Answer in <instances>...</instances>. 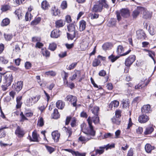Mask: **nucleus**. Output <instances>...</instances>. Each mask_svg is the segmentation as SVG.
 <instances>
[{"instance_id": "obj_22", "label": "nucleus", "mask_w": 156, "mask_h": 156, "mask_svg": "<svg viewBox=\"0 0 156 156\" xmlns=\"http://www.w3.org/2000/svg\"><path fill=\"white\" fill-rule=\"evenodd\" d=\"M154 129V128L152 126H148L146 128L144 133L145 135L150 134L153 132Z\"/></svg>"}, {"instance_id": "obj_56", "label": "nucleus", "mask_w": 156, "mask_h": 156, "mask_svg": "<svg viewBox=\"0 0 156 156\" xmlns=\"http://www.w3.org/2000/svg\"><path fill=\"white\" fill-rule=\"evenodd\" d=\"M62 74L63 80H66L69 76L68 73L66 72L65 71H63L62 72Z\"/></svg>"}, {"instance_id": "obj_57", "label": "nucleus", "mask_w": 156, "mask_h": 156, "mask_svg": "<svg viewBox=\"0 0 156 156\" xmlns=\"http://www.w3.org/2000/svg\"><path fill=\"white\" fill-rule=\"evenodd\" d=\"M21 116L20 121L23 122L25 120H28V119L23 114V112H21L20 114Z\"/></svg>"}, {"instance_id": "obj_5", "label": "nucleus", "mask_w": 156, "mask_h": 156, "mask_svg": "<svg viewBox=\"0 0 156 156\" xmlns=\"http://www.w3.org/2000/svg\"><path fill=\"white\" fill-rule=\"evenodd\" d=\"M5 82L7 86H10L13 80L12 74L10 72L6 73L5 76Z\"/></svg>"}, {"instance_id": "obj_43", "label": "nucleus", "mask_w": 156, "mask_h": 156, "mask_svg": "<svg viewBox=\"0 0 156 156\" xmlns=\"http://www.w3.org/2000/svg\"><path fill=\"white\" fill-rule=\"evenodd\" d=\"M116 20L115 19H111L109 21V26L110 27H112L115 26L116 24Z\"/></svg>"}, {"instance_id": "obj_6", "label": "nucleus", "mask_w": 156, "mask_h": 156, "mask_svg": "<svg viewBox=\"0 0 156 156\" xmlns=\"http://www.w3.org/2000/svg\"><path fill=\"white\" fill-rule=\"evenodd\" d=\"M65 99L66 101L71 102L73 106L76 107V106L77 100L76 97L71 95H69L66 96Z\"/></svg>"}, {"instance_id": "obj_41", "label": "nucleus", "mask_w": 156, "mask_h": 156, "mask_svg": "<svg viewBox=\"0 0 156 156\" xmlns=\"http://www.w3.org/2000/svg\"><path fill=\"white\" fill-rule=\"evenodd\" d=\"M107 138H114V134L110 133H105L104 135V137L103 138L105 139Z\"/></svg>"}, {"instance_id": "obj_55", "label": "nucleus", "mask_w": 156, "mask_h": 156, "mask_svg": "<svg viewBox=\"0 0 156 156\" xmlns=\"http://www.w3.org/2000/svg\"><path fill=\"white\" fill-rule=\"evenodd\" d=\"M144 50L146 51L147 52L148 55H149V56L153 59H154L153 56L154 55V52L148 51L146 49H145Z\"/></svg>"}, {"instance_id": "obj_8", "label": "nucleus", "mask_w": 156, "mask_h": 156, "mask_svg": "<svg viewBox=\"0 0 156 156\" xmlns=\"http://www.w3.org/2000/svg\"><path fill=\"white\" fill-rule=\"evenodd\" d=\"M136 57L134 55H130L126 60L125 64L127 66L129 67L133 62L135 60Z\"/></svg>"}, {"instance_id": "obj_11", "label": "nucleus", "mask_w": 156, "mask_h": 156, "mask_svg": "<svg viewBox=\"0 0 156 156\" xmlns=\"http://www.w3.org/2000/svg\"><path fill=\"white\" fill-rule=\"evenodd\" d=\"M141 112L143 114L150 113L151 110V106L149 105H144L141 108Z\"/></svg>"}, {"instance_id": "obj_3", "label": "nucleus", "mask_w": 156, "mask_h": 156, "mask_svg": "<svg viewBox=\"0 0 156 156\" xmlns=\"http://www.w3.org/2000/svg\"><path fill=\"white\" fill-rule=\"evenodd\" d=\"M121 15L124 18H127L130 16V12L129 10L126 9H122L120 11V13L118 12H116V17L118 20L119 21L121 20Z\"/></svg>"}, {"instance_id": "obj_34", "label": "nucleus", "mask_w": 156, "mask_h": 156, "mask_svg": "<svg viewBox=\"0 0 156 156\" xmlns=\"http://www.w3.org/2000/svg\"><path fill=\"white\" fill-rule=\"evenodd\" d=\"M8 127L5 126L4 127H2L0 128V138L4 137L5 136V133L3 130L5 129H7Z\"/></svg>"}, {"instance_id": "obj_1", "label": "nucleus", "mask_w": 156, "mask_h": 156, "mask_svg": "<svg viewBox=\"0 0 156 156\" xmlns=\"http://www.w3.org/2000/svg\"><path fill=\"white\" fill-rule=\"evenodd\" d=\"M98 4L95 5L92 8V11L94 12H101L102 11L103 7L106 9L109 8L108 5L106 0H99Z\"/></svg>"}, {"instance_id": "obj_9", "label": "nucleus", "mask_w": 156, "mask_h": 156, "mask_svg": "<svg viewBox=\"0 0 156 156\" xmlns=\"http://www.w3.org/2000/svg\"><path fill=\"white\" fill-rule=\"evenodd\" d=\"M137 38L139 39L143 40L145 39L146 36L145 33L142 30H138L136 32Z\"/></svg>"}, {"instance_id": "obj_30", "label": "nucleus", "mask_w": 156, "mask_h": 156, "mask_svg": "<svg viewBox=\"0 0 156 156\" xmlns=\"http://www.w3.org/2000/svg\"><path fill=\"white\" fill-rule=\"evenodd\" d=\"M68 31L71 33L75 32V27L74 24H69L68 26Z\"/></svg>"}, {"instance_id": "obj_64", "label": "nucleus", "mask_w": 156, "mask_h": 156, "mask_svg": "<svg viewBox=\"0 0 156 156\" xmlns=\"http://www.w3.org/2000/svg\"><path fill=\"white\" fill-rule=\"evenodd\" d=\"M66 22L68 23H70L72 21L71 16L69 15H67L65 17Z\"/></svg>"}, {"instance_id": "obj_39", "label": "nucleus", "mask_w": 156, "mask_h": 156, "mask_svg": "<svg viewBox=\"0 0 156 156\" xmlns=\"http://www.w3.org/2000/svg\"><path fill=\"white\" fill-rule=\"evenodd\" d=\"M10 23V20L8 18H5L3 20L1 23L2 26H5L8 25Z\"/></svg>"}, {"instance_id": "obj_27", "label": "nucleus", "mask_w": 156, "mask_h": 156, "mask_svg": "<svg viewBox=\"0 0 156 156\" xmlns=\"http://www.w3.org/2000/svg\"><path fill=\"white\" fill-rule=\"evenodd\" d=\"M105 147H100L99 149H97L95 150V155H97L99 154H103L104 152V149H105Z\"/></svg>"}, {"instance_id": "obj_38", "label": "nucleus", "mask_w": 156, "mask_h": 156, "mask_svg": "<svg viewBox=\"0 0 156 156\" xmlns=\"http://www.w3.org/2000/svg\"><path fill=\"white\" fill-rule=\"evenodd\" d=\"M99 110V108L97 106L94 107L91 109L92 113L95 115H98V112Z\"/></svg>"}, {"instance_id": "obj_52", "label": "nucleus", "mask_w": 156, "mask_h": 156, "mask_svg": "<svg viewBox=\"0 0 156 156\" xmlns=\"http://www.w3.org/2000/svg\"><path fill=\"white\" fill-rule=\"evenodd\" d=\"M4 37L5 40L9 41L12 38V35L11 34H4Z\"/></svg>"}, {"instance_id": "obj_48", "label": "nucleus", "mask_w": 156, "mask_h": 156, "mask_svg": "<svg viewBox=\"0 0 156 156\" xmlns=\"http://www.w3.org/2000/svg\"><path fill=\"white\" fill-rule=\"evenodd\" d=\"M0 62L2 64H7L9 61L4 57H0Z\"/></svg>"}, {"instance_id": "obj_47", "label": "nucleus", "mask_w": 156, "mask_h": 156, "mask_svg": "<svg viewBox=\"0 0 156 156\" xmlns=\"http://www.w3.org/2000/svg\"><path fill=\"white\" fill-rule=\"evenodd\" d=\"M44 125V121L43 119L41 117H39L38 119L37 122V125L41 127Z\"/></svg>"}, {"instance_id": "obj_17", "label": "nucleus", "mask_w": 156, "mask_h": 156, "mask_svg": "<svg viewBox=\"0 0 156 156\" xmlns=\"http://www.w3.org/2000/svg\"><path fill=\"white\" fill-rule=\"evenodd\" d=\"M74 73V74L72 76L69 77V79L71 81L75 79L77 77H80L81 75V72L80 70H75Z\"/></svg>"}, {"instance_id": "obj_46", "label": "nucleus", "mask_w": 156, "mask_h": 156, "mask_svg": "<svg viewBox=\"0 0 156 156\" xmlns=\"http://www.w3.org/2000/svg\"><path fill=\"white\" fill-rule=\"evenodd\" d=\"M41 18L40 17H37L35 19L31 22V24L33 25H35L37 24L40 21Z\"/></svg>"}, {"instance_id": "obj_58", "label": "nucleus", "mask_w": 156, "mask_h": 156, "mask_svg": "<svg viewBox=\"0 0 156 156\" xmlns=\"http://www.w3.org/2000/svg\"><path fill=\"white\" fill-rule=\"evenodd\" d=\"M25 20L26 21L30 20L31 19V14L28 12L26 13L25 16Z\"/></svg>"}, {"instance_id": "obj_7", "label": "nucleus", "mask_w": 156, "mask_h": 156, "mask_svg": "<svg viewBox=\"0 0 156 156\" xmlns=\"http://www.w3.org/2000/svg\"><path fill=\"white\" fill-rule=\"evenodd\" d=\"M138 9L142 11L143 12V17L145 19H147L151 18V13L149 12L146 9L143 7H139Z\"/></svg>"}, {"instance_id": "obj_63", "label": "nucleus", "mask_w": 156, "mask_h": 156, "mask_svg": "<svg viewBox=\"0 0 156 156\" xmlns=\"http://www.w3.org/2000/svg\"><path fill=\"white\" fill-rule=\"evenodd\" d=\"M112 105H113V107H117L119 105V102L117 101H112Z\"/></svg>"}, {"instance_id": "obj_14", "label": "nucleus", "mask_w": 156, "mask_h": 156, "mask_svg": "<svg viewBox=\"0 0 156 156\" xmlns=\"http://www.w3.org/2000/svg\"><path fill=\"white\" fill-rule=\"evenodd\" d=\"M149 119V118L147 115L144 114L140 115L138 118L139 122L142 123L146 122Z\"/></svg>"}, {"instance_id": "obj_44", "label": "nucleus", "mask_w": 156, "mask_h": 156, "mask_svg": "<svg viewBox=\"0 0 156 156\" xmlns=\"http://www.w3.org/2000/svg\"><path fill=\"white\" fill-rule=\"evenodd\" d=\"M122 104L123 107L126 109L128 108L129 105V102L128 101L126 100H123L122 101Z\"/></svg>"}, {"instance_id": "obj_33", "label": "nucleus", "mask_w": 156, "mask_h": 156, "mask_svg": "<svg viewBox=\"0 0 156 156\" xmlns=\"http://www.w3.org/2000/svg\"><path fill=\"white\" fill-rule=\"evenodd\" d=\"M77 32H74L73 33H67V37L68 39L72 40L74 38L76 37Z\"/></svg>"}, {"instance_id": "obj_10", "label": "nucleus", "mask_w": 156, "mask_h": 156, "mask_svg": "<svg viewBox=\"0 0 156 156\" xmlns=\"http://www.w3.org/2000/svg\"><path fill=\"white\" fill-rule=\"evenodd\" d=\"M131 51V50H129L126 52L121 54L124 51V48L122 46L119 45L118 46L117 51L118 54H120L121 56H123L128 54Z\"/></svg>"}, {"instance_id": "obj_32", "label": "nucleus", "mask_w": 156, "mask_h": 156, "mask_svg": "<svg viewBox=\"0 0 156 156\" xmlns=\"http://www.w3.org/2000/svg\"><path fill=\"white\" fill-rule=\"evenodd\" d=\"M51 12L53 15L55 16H57L60 13L58 9L55 6L52 7Z\"/></svg>"}, {"instance_id": "obj_21", "label": "nucleus", "mask_w": 156, "mask_h": 156, "mask_svg": "<svg viewBox=\"0 0 156 156\" xmlns=\"http://www.w3.org/2000/svg\"><path fill=\"white\" fill-rule=\"evenodd\" d=\"M15 134L19 136H23L24 134V132L18 126L15 131Z\"/></svg>"}, {"instance_id": "obj_18", "label": "nucleus", "mask_w": 156, "mask_h": 156, "mask_svg": "<svg viewBox=\"0 0 156 156\" xmlns=\"http://www.w3.org/2000/svg\"><path fill=\"white\" fill-rule=\"evenodd\" d=\"M60 31L58 30L55 29L53 30L51 34V36L53 38H57L60 35Z\"/></svg>"}, {"instance_id": "obj_19", "label": "nucleus", "mask_w": 156, "mask_h": 156, "mask_svg": "<svg viewBox=\"0 0 156 156\" xmlns=\"http://www.w3.org/2000/svg\"><path fill=\"white\" fill-rule=\"evenodd\" d=\"M29 139L31 141L38 142V136L36 133L34 131L32 133V138L30 136H29Z\"/></svg>"}, {"instance_id": "obj_51", "label": "nucleus", "mask_w": 156, "mask_h": 156, "mask_svg": "<svg viewBox=\"0 0 156 156\" xmlns=\"http://www.w3.org/2000/svg\"><path fill=\"white\" fill-rule=\"evenodd\" d=\"M100 63V60L98 59H95L93 62L92 66L94 67L97 66H98Z\"/></svg>"}, {"instance_id": "obj_45", "label": "nucleus", "mask_w": 156, "mask_h": 156, "mask_svg": "<svg viewBox=\"0 0 156 156\" xmlns=\"http://www.w3.org/2000/svg\"><path fill=\"white\" fill-rule=\"evenodd\" d=\"M45 74L48 76H55L56 73L55 71L51 70L45 72Z\"/></svg>"}, {"instance_id": "obj_40", "label": "nucleus", "mask_w": 156, "mask_h": 156, "mask_svg": "<svg viewBox=\"0 0 156 156\" xmlns=\"http://www.w3.org/2000/svg\"><path fill=\"white\" fill-rule=\"evenodd\" d=\"M41 53L43 56L46 57L49 56L50 55L49 52L46 50L45 48H42L41 49Z\"/></svg>"}, {"instance_id": "obj_50", "label": "nucleus", "mask_w": 156, "mask_h": 156, "mask_svg": "<svg viewBox=\"0 0 156 156\" xmlns=\"http://www.w3.org/2000/svg\"><path fill=\"white\" fill-rule=\"evenodd\" d=\"M60 7L62 9H66L67 7V4L66 1H63L61 4Z\"/></svg>"}, {"instance_id": "obj_62", "label": "nucleus", "mask_w": 156, "mask_h": 156, "mask_svg": "<svg viewBox=\"0 0 156 156\" xmlns=\"http://www.w3.org/2000/svg\"><path fill=\"white\" fill-rule=\"evenodd\" d=\"M114 116L120 118V117L121 116V111L119 110H116L115 111V115Z\"/></svg>"}, {"instance_id": "obj_31", "label": "nucleus", "mask_w": 156, "mask_h": 156, "mask_svg": "<svg viewBox=\"0 0 156 156\" xmlns=\"http://www.w3.org/2000/svg\"><path fill=\"white\" fill-rule=\"evenodd\" d=\"M10 6L8 5H2L1 8V10L2 12H5L10 10Z\"/></svg>"}, {"instance_id": "obj_4", "label": "nucleus", "mask_w": 156, "mask_h": 156, "mask_svg": "<svg viewBox=\"0 0 156 156\" xmlns=\"http://www.w3.org/2000/svg\"><path fill=\"white\" fill-rule=\"evenodd\" d=\"M87 120L89 126V128L88 129L90 130L94 131L93 129V127L92 125V122H93L95 124L99 122V119L98 115H95L92 117H89Z\"/></svg>"}, {"instance_id": "obj_23", "label": "nucleus", "mask_w": 156, "mask_h": 156, "mask_svg": "<svg viewBox=\"0 0 156 156\" xmlns=\"http://www.w3.org/2000/svg\"><path fill=\"white\" fill-rule=\"evenodd\" d=\"M111 120L113 123L117 125H119L121 122L120 118L115 116L111 119Z\"/></svg>"}, {"instance_id": "obj_37", "label": "nucleus", "mask_w": 156, "mask_h": 156, "mask_svg": "<svg viewBox=\"0 0 156 156\" xmlns=\"http://www.w3.org/2000/svg\"><path fill=\"white\" fill-rule=\"evenodd\" d=\"M40 95H37L32 97L31 100L33 104L36 103L40 99Z\"/></svg>"}, {"instance_id": "obj_36", "label": "nucleus", "mask_w": 156, "mask_h": 156, "mask_svg": "<svg viewBox=\"0 0 156 156\" xmlns=\"http://www.w3.org/2000/svg\"><path fill=\"white\" fill-rule=\"evenodd\" d=\"M62 129L63 131H65L69 134V137L70 136L72 135V131L71 128L69 127L67 128L64 126L63 128Z\"/></svg>"}, {"instance_id": "obj_20", "label": "nucleus", "mask_w": 156, "mask_h": 156, "mask_svg": "<svg viewBox=\"0 0 156 156\" xmlns=\"http://www.w3.org/2000/svg\"><path fill=\"white\" fill-rule=\"evenodd\" d=\"M65 105V102L61 100H58L56 103V106L58 109H62Z\"/></svg>"}, {"instance_id": "obj_35", "label": "nucleus", "mask_w": 156, "mask_h": 156, "mask_svg": "<svg viewBox=\"0 0 156 156\" xmlns=\"http://www.w3.org/2000/svg\"><path fill=\"white\" fill-rule=\"evenodd\" d=\"M112 44L111 43H105L102 46V48L104 50H106L111 48Z\"/></svg>"}, {"instance_id": "obj_49", "label": "nucleus", "mask_w": 156, "mask_h": 156, "mask_svg": "<svg viewBox=\"0 0 156 156\" xmlns=\"http://www.w3.org/2000/svg\"><path fill=\"white\" fill-rule=\"evenodd\" d=\"M56 44L55 43H53L50 44L49 48L52 51H54L56 49Z\"/></svg>"}, {"instance_id": "obj_13", "label": "nucleus", "mask_w": 156, "mask_h": 156, "mask_svg": "<svg viewBox=\"0 0 156 156\" xmlns=\"http://www.w3.org/2000/svg\"><path fill=\"white\" fill-rule=\"evenodd\" d=\"M66 151L69 152L72 154L73 155L75 156H85V153H80L78 151H74L69 149H65Z\"/></svg>"}, {"instance_id": "obj_60", "label": "nucleus", "mask_w": 156, "mask_h": 156, "mask_svg": "<svg viewBox=\"0 0 156 156\" xmlns=\"http://www.w3.org/2000/svg\"><path fill=\"white\" fill-rule=\"evenodd\" d=\"M120 133L121 131L119 130H117L115 132V136H114V138L117 139L119 138Z\"/></svg>"}, {"instance_id": "obj_53", "label": "nucleus", "mask_w": 156, "mask_h": 156, "mask_svg": "<svg viewBox=\"0 0 156 156\" xmlns=\"http://www.w3.org/2000/svg\"><path fill=\"white\" fill-rule=\"evenodd\" d=\"M25 103L26 105L28 107L30 106L33 105L30 98H27Z\"/></svg>"}, {"instance_id": "obj_54", "label": "nucleus", "mask_w": 156, "mask_h": 156, "mask_svg": "<svg viewBox=\"0 0 156 156\" xmlns=\"http://www.w3.org/2000/svg\"><path fill=\"white\" fill-rule=\"evenodd\" d=\"M77 62L73 63L69 65V66L67 68L68 70H71L74 68L77 65Z\"/></svg>"}, {"instance_id": "obj_15", "label": "nucleus", "mask_w": 156, "mask_h": 156, "mask_svg": "<svg viewBox=\"0 0 156 156\" xmlns=\"http://www.w3.org/2000/svg\"><path fill=\"white\" fill-rule=\"evenodd\" d=\"M52 136L53 139L55 142L58 141L60 136V133L57 131H54L52 133Z\"/></svg>"}, {"instance_id": "obj_25", "label": "nucleus", "mask_w": 156, "mask_h": 156, "mask_svg": "<svg viewBox=\"0 0 156 156\" xmlns=\"http://www.w3.org/2000/svg\"><path fill=\"white\" fill-rule=\"evenodd\" d=\"M154 147L152 146L149 144H147L145 147L146 151L148 153H151V151L154 149Z\"/></svg>"}, {"instance_id": "obj_42", "label": "nucleus", "mask_w": 156, "mask_h": 156, "mask_svg": "<svg viewBox=\"0 0 156 156\" xmlns=\"http://www.w3.org/2000/svg\"><path fill=\"white\" fill-rule=\"evenodd\" d=\"M60 117V115L58 112V110L55 109L53 112V118L55 119H57Z\"/></svg>"}, {"instance_id": "obj_28", "label": "nucleus", "mask_w": 156, "mask_h": 156, "mask_svg": "<svg viewBox=\"0 0 156 156\" xmlns=\"http://www.w3.org/2000/svg\"><path fill=\"white\" fill-rule=\"evenodd\" d=\"M119 57V56H115L113 54H112L108 56V58L112 62H113L118 59Z\"/></svg>"}, {"instance_id": "obj_12", "label": "nucleus", "mask_w": 156, "mask_h": 156, "mask_svg": "<svg viewBox=\"0 0 156 156\" xmlns=\"http://www.w3.org/2000/svg\"><path fill=\"white\" fill-rule=\"evenodd\" d=\"M23 82L22 81L18 82L14 86V88L15 90L18 92L20 91L22 89L23 87Z\"/></svg>"}, {"instance_id": "obj_2", "label": "nucleus", "mask_w": 156, "mask_h": 156, "mask_svg": "<svg viewBox=\"0 0 156 156\" xmlns=\"http://www.w3.org/2000/svg\"><path fill=\"white\" fill-rule=\"evenodd\" d=\"M84 133L87 135V137L81 136L78 138L79 141L84 143L91 139H94V137L95 136L96 134L95 131L90 130L88 129Z\"/></svg>"}, {"instance_id": "obj_16", "label": "nucleus", "mask_w": 156, "mask_h": 156, "mask_svg": "<svg viewBox=\"0 0 156 156\" xmlns=\"http://www.w3.org/2000/svg\"><path fill=\"white\" fill-rule=\"evenodd\" d=\"M65 24V21L62 19L56 20L55 22V26L57 28H59L64 26Z\"/></svg>"}, {"instance_id": "obj_29", "label": "nucleus", "mask_w": 156, "mask_h": 156, "mask_svg": "<svg viewBox=\"0 0 156 156\" xmlns=\"http://www.w3.org/2000/svg\"><path fill=\"white\" fill-rule=\"evenodd\" d=\"M139 7H138L137 8V9L136 10H135L133 12L132 16L133 18H136L137 17V16L139 15V13L142 12V11L141 10H139L138 9V8Z\"/></svg>"}, {"instance_id": "obj_61", "label": "nucleus", "mask_w": 156, "mask_h": 156, "mask_svg": "<svg viewBox=\"0 0 156 156\" xmlns=\"http://www.w3.org/2000/svg\"><path fill=\"white\" fill-rule=\"evenodd\" d=\"M25 66L26 69H29L31 67V64L29 62H26L25 63Z\"/></svg>"}, {"instance_id": "obj_26", "label": "nucleus", "mask_w": 156, "mask_h": 156, "mask_svg": "<svg viewBox=\"0 0 156 156\" xmlns=\"http://www.w3.org/2000/svg\"><path fill=\"white\" fill-rule=\"evenodd\" d=\"M42 8L44 10L47 9L49 7V5L48 3L46 1H43L41 4Z\"/></svg>"}, {"instance_id": "obj_59", "label": "nucleus", "mask_w": 156, "mask_h": 156, "mask_svg": "<svg viewBox=\"0 0 156 156\" xmlns=\"http://www.w3.org/2000/svg\"><path fill=\"white\" fill-rule=\"evenodd\" d=\"M45 147L47 151L50 154H51L54 151V148L49 146L46 145L45 146Z\"/></svg>"}, {"instance_id": "obj_24", "label": "nucleus", "mask_w": 156, "mask_h": 156, "mask_svg": "<svg viewBox=\"0 0 156 156\" xmlns=\"http://www.w3.org/2000/svg\"><path fill=\"white\" fill-rule=\"evenodd\" d=\"M86 22L83 20L80 22L79 30L80 31L83 30L86 28Z\"/></svg>"}]
</instances>
